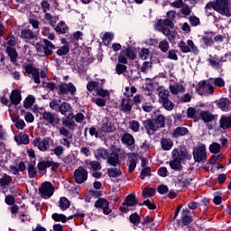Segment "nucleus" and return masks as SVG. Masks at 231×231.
<instances>
[{"label": "nucleus", "instance_id": "nucleus-1", "mask_svg": "<svg viewBox=\"0 0 231 231\" xmlns=\"http://www.w3.org/2000/svg\"><path fill=\"white\" fill-rule=\"evenodd\" d=\"M210 8H213V10L221 14V15L231 17V0L210 1L206 5L205 9L210 10Z\"/></svg>", "mask_w": 231, "mask_h": 231}, {"label": "nucleus", "instance_id": "nucleus-2", "mask_svg": "<svg viewBox=\"0 0 231 231\" xmlns=\"http://www.w3.org/2000/svg\"><path fill=\"white\" fill-rule=\"evenodd\" d=\"M155 30L162 32L170 41H174L178 35L174 31V23L169 19L159 20L155 24Z\"/></svg>", "mask_w": 231, "mask_h": 231}, {"label": "nucleus", "instance_id": "nucleus-3", "mask_svg": "<svg viewBox=\"0 0 231 231\" xmlns=\"http://www.w3.org/2000/svg\"><path fill=\"white\" fill-rule=\"evenodd\" d=\"M35 48L39 57H50L53 55L55 45L48 39H43L42 42L36 43Z\"/></svg>", "mask_w": 231, "mask_h": 231}, {"label": "nucleus", "instance_id": "nucleus-4", "mask_svg": "<svg viewBox=\"0 0 231 231\" xmlns=\"http://www.w3.org/2000/svg\"><path fill=\"white\" fill-rule=\"evenodd\" d=\"M23 69H24V75L25 76L31 75L32 77V79L35 82V84H41V78L46 79V71L42 70L39 73V69L36 68V66L33 65V63H28V64L24 65Z\"/></svg>", "mask_w": 231, "mask_h": 231}, {"label": "nucleus", "instance_id": "nucleus-5", "mask_svg": "<svg viewBox=\"0 0 231 231\" xmlns=\"http://www.w3.org/2000/svg\"><path fill=\"white\" fill-rule=\"evenodd\" d=\"M172 156L173 160L170 162V167L173 171H181L183 169V166H181V162L182 160H185L186 154L183 152V151H178V150H173L172 151Z\"/></svg>", "mask_w": 231, "mask_h": 231}, {"label": "nucleus", "instance_id": "nucleus-6", "mask_svg": "<svg viewBox=\"0 0 231 231\" xmlns=\"http://www.w3.org/2000/svg\"><path fill=\"white\" fill-rule=\"evenodd\" d=\"M39 192L41 198H43V199H50L55 192V188H53V185L51 184V182L45 181L41 185Z\"/></svg>", "mask_w": 231, "mask_h": 231}, {"label": "nucleus", "instance_id": "nucleus-7", "mask_svg": "<svg viewBox=\"0 0 231 231\" xmlns=\"http://www.w3.org/2000/svg\"><path fill=\"white\" fill-rule=\"evenodd\" d=\"M60 136H63V138L60 140V143L61 145H64V147H67V149H69L71 147L73 134H71V132L69 131L68 128L62 126L60 128Z\"/></svg>", "mask_w": 231, "mask_h": 231}, {"label": "nucleus", "instance_id": "nucleus-8", "mask_svg": "<svg viewBox=\"0 0 231 231\" xmlns=\"http://www.w3.org/2000/svg\"><path fill=\"white\" fill-rule=\"evenodd\" d=\"M193 158L198 163H201V162L207 160V149L205 148V145L194 148Z\"/></svg>", "mask_w": 231, "mask_h": 231}, {"label": "nucleus", "instance_id": "nucleus-9", "mask_svg": "<svg viewBox=\"0 0 231 231\" xmlns=\"http://www.w3.org/2000/svg\"><path fill=\"white\" fill-rule=\"evenodd\" d=\"M43 120L50 124L52 127H55V125H58V124L60 123V118H59V116L55 113L45 111L42 114Z\"/></svg>", "mask_w": 231, "mask_h": 231}, {"label": "nucleus", "instance_id": "nucleus-10", "mask_svg": "<svg viewBox=\"0 0 231 231\" xmlns=\"http://www.w3.org/2000/svg\"><path fill=\"white\" fill-rule=\"evenodd\" d=\"M178 46L182 53H190V51H193V53H197L198 51V48L196 47V45H194V42H192V40H188L187 43L181 41L179 42Z\"/></svg>", "mask_w": 231, "mask_h": 231}, {"label": "nucleus", "instance_id": "nucleus-11", "mask_svg": "<svg viewBox=\"0 0 231 231\" xmlns=\"http://www.w3.org/2000/svg\"><path fill=\"white\" fill-rule=\"evenodd\" d=\"M32 144L34 147H37L42 152H45V151L50 149V139L49 138L42 139L41 137H36L32 141Z\"/></svg>", "mask_w": 231, "mask_h": 231}, {"label": "nucleus", "instance_id": "nucleus-12", "mask_svg": "<svg viewBox=\"0 0 231 231\" xmlns=\"http://www.w3.org/2000/svg\"><path fill=\"white\" fill-rule=\"evenodd\" d=\"M60 92L59 95H75L77 93V88L73 83H61L59 87Z\"/></svg>", "mask_w": 231, "mask_h": 231}, {"label": "nucleus", "instance_id": "nucleus-13", "mask_svg": "<svg viewBox=\"0 0 231 231\" xmlns=\"http://www.w3.org/2000/svg\"><path fill=\"white\" fill-rule=\"evenodd\" d=\"M74 180L78 183H84V181L88 180V170L83 167H79L74 171Z\"/></svg>", "mask_w": 231, "mask_h": 231}, {"label": "nucleus", "instance_id": "nucleus-14", "mask_svg": "<svg viewBox=\"0 0 231 231\" xmlns=\"http://www.w3.org/2000/svg\"><path fill=\"white\" fill-rule=\"evenodd\" d=\"M116 131L115 123L111 122L109 118L105 117L101 122V133H115Z\"/></svg>", "mask_w": 231, "mask_h": 231}, {"label": "nucleus", "instance_id": "nucleus-15", "mask_svg": "<svg viewBox=\"0 0 231 231\" xmlns=\"http://www.w3.org/2000/svg\"><path fill=\"white\" fill-rule=\"evenodd\" d=\"M22 39L26 42H35L38 39L37 32H33L30 29H23L21 32Z\"/></svg>", "mask_w": 231, "mask_h": 231}, {"label": "nucleus", "instance_id": "nucleus-16", "mask_svg": "<svg viewBox=\"0 0 231 231\" xmlns=\"http://www.w3.org/2000/svg\"><path fill=\"white\" fill-rule=\"evenodd\" d=\"M95 207L97 208H102L103 214L106 216L111 214V208H109V202L105 199H99L95 202Z\"/></svg>", "mask_w": 231, "mask_h": 231}, {"label": "nucleus", "instance_id": "nucleus-17", "mask_svg": "<svg viewBox=\"0 0 231 231\" xmlns=\"http://www.w3.org/2000/svg\"><path fill=\"white\" fill-rule=\"evenodd\" d=\"M143 124L149 134H154L160 129L153 119H146Z\"/></svg>", "mask_w": 231, "mask_h": 231}, {"label": "nucleus", "instance_id": "nucleus-18", "mask_svg": "<svg viewBox=\"0 0 231 231\" xmlns=\"http://www.w3.org/2000/svg\"><path fill=\"white\" fill-rule=\"evenodd\" d=\"M121 110L123 113H131L133 110V100L129 97H125L121 102Z\"/></svg>", "mask_w": 231, "mask_h": 231}, {"label": "nucleus", "instance_id": "nucleus-19", "mask_svg": "<svg viewBox=\"0 0 231 231\" xmlns=\"http://www.w3.org/2000/svg\"><path fill=\"white\" fill-rule=\"evenodd\" d=\"M106 163L111 165V167H118L120 165V155L116 152H113L110 155L108 154V158H106Z\"/></svg>", "mask_w": 231, "mask_h": 231}, {"label": "nucleus", "instance_id": "nucleus-20", "mask_svg": "<svg viewBox=\"0 0 231 231\" xmlns=\"http://www.w3.org/2000/svg\"><path fill=\"white\" fill-rule=\"evenodd\" d=\"M157 95H158V101L160 102H163V100H167L169 99V97H171V92L168 89H165V88L163 87H159L157 88Z\"/></svg>", "mask_w": 231, "mask_h": 231}, {"label": "nucleus", "instance_id": "nucleus-21", "mask_svg": "<svg viewBox=\"0 0 231 231\" xmlns=\"http://www.w3.org/2000/svg\"><path fill=\"white\" fill-rule=\"evenodd\" d=\"M123 205L124 207H136V205H140V203L138 202V199H136V195L130 194L124 200Z\"/></svg>", "mask_w": 231, "mask_h": 231}, {"label": "nucleus", "instance_id": "nucleus-22", "mask_svg": "<svg viewBox=\"0 0 231 231\" xmlns=\"http://www.w3.org/2000/svg\"><path fill=\"white\" fill-rule=\"evenodd\" d=\"M21 100H23V97H21V90H13L10 95V101L13 106H19L21 104Z\"/></svg>", "mask_w": 231, "mask_h": 231}, {"label": "nucleus", "instance_id": "nucleus-23", "mask_svg": "<svg viewBox=\"0 0 231 231\" xmlns=\"http://www.w3.org/2000/svg\"><path fill=\"white\" fill-rule=\"evenodd\" d=\"M6 53L11 60V62H13V64H16L17 63V59L19 58V54L17 53V50H15V48L11 47V46H7L6 47Z\"/></svg>", "mask_w": 231, "mask_h": 231}, {"label": "nucleus", "instance_id": "nucleus-24", "mask_svg": "<svg viewBox=\"0 0 231 231\" xmlns=\"http://www.w3.org/2000/svg\"><path fill=\"white\" fill-rule=\"evenodd\" d=\"M138 160V155L136 153H129L128 155V171L133 172L136 169V161Z\"/></svg>", "mask_w": 231, "mask_h": 231}, {"label": "nucleus", "instance_id": "nucleus-25", "mask_svg": "<svg viewBox=\"0 0 231 231\" xmlns=\"http://www.w3.org/2000/svg\"><path fill=\"white\" fill-rule=\"evenodd\" d=\"M185 87L180 83H175L173 85H170V91L171 95H180L185 92Z\"/></svg>", "mask_w": 231, "mask_h": 231}, {"label": "nucleus", "instance_id": "nucleus-26", "mask_svg": "<svg viewBox=\"0 0 231 231\" xmlns=\"http://www.w3.org/2000/svg\"><path fill=\"white\" fill-rule=\"evenodd\" d=\"M94 156L96 160H107L109 158V152L106 149L99 148L95 152Z\"/></svg>", "mask_w": 231, "mask_h": 231}, {"label": "nucleus", "instance_id": "nucleus-27", "mask_svg": "<svg viewBox=\"0 0 231 231\" xmlns=\"http://www.w3.org/2000/svg\"><path fill=\"white\" fill-rule=\"evenodd\" d=\"M200 116H201L203 122H205L206 124H208V122H212L214 120H217V116L213 115L212 113H210L208 111L200 112Z\"/></svg>", "mask_w": 231, "mask_h": 231}, {"label": "nucleus", "instance_id": "nucleus-28", "mask_svg": "<svg viewBox=\"0 0 231 231\" xmlns=\"http://www.w3.org/2000/svg\"><path fill=\"white\" fill-rule=\"evenodd\" d=\"M220 129H230L231 127V115L226 116H222L220 120Z\"/></svg>", "mask_w": 231, "mask_h": 231}, {"label": "nucleus", "instance_id": "nucleus-29", "mask_svg": "<svg viewBox=\"0 0 231 231\" xmlns=\"http://www.w3.org/2000/svg\"><path fill=\"white\" fill-rule=\"evenodd\" d=\"M15 142H17L18 145H21L23 143V145H28L30 143V136L25 134H20L17 136H15Z\"/></svg>", "mask_w": 231, "mask_h": 231}, {"label": "nucleus", "instance_id": "nucleus-30", "mask_svg": "<svg viewBox=\"0 0 231 231\" xmlns=\"http://www.w3.org/2000/svg\"><path fill=\"white\" fill-rule=\"evenodd\" d=\"M121 142L125 143V145H134V137L131 134L126 133L121 137Z\"/></svg>", "mask_w": 231, "mask_h": 231}, {"label": "nucleus", "instance_id": "nucleus-31", "mask_svg": "<svg viewBox=\"0 0 231 231\" xmlns=\"http://www.w3.org/2000/svg\"><path fill=\"white\" fill-rule=\"evenodd\" d=\"M161 145L163 151H171V149H172V145H174V143L171 140V138H162L161 140Z\"/></svg>", "mask_w": 231, "mask_h": 231}, {"label": "nucleus", "instance_id": "nucleus-32", "mask_svg": "<svg viewBox=\"0 0 231 231\" xmlns=\"http://www.w3.org/2000/svg\"><path fill=\"white\" fill-rule=\"evenodd\" d=\"M106 174L109 178H120L122 176V171L119 168H108Z\"/></svg>", "mask_w": 231, "mask_h": 231}, {"label": "nucleus", "instance_id": "nucleus-33", "mask_svg": "<svg viewBox=\"0 0 231 231\" xmlns=\"http://www.w3.org/2000/svg\"><path fill=\"white\" fill-rule=\"evenodd\" d=\"M189 133V130L185 127H177L172 133L173 138H180V136H185Z\"/></svg>", "mask_w": 231, "mask_h": 231}, {"label": "nucleus", "instance_id": "nucleus-34", "mask_svg": "<svg viewBox=\"0 0 231 231\" xmlns=\"http://www.w3.org/2000/svg\"><path fill=\"white\" fill-rule=\"evenodd\" d=\"M58 111L66 116H68V113L71 111V105H69L68 102H63L61 105H60Z\"/></svg>", "mask_w": 231, "mask_h": 231}, {"label": "nucleus", "instance_id": "nucleus-35", "mask_svg": "<svg viewBox=\"0 0 231 231\" xmlns=\"http://www.w3.org/2000/svg\"><path fill=\"white\" fill-rule=\"evenodd\" d=\"M86 165H90L92 171H102V164L98 161H85Z\"/></svg>", "mask_w": 231, "mask_h": 231}, {"label": "nucleus", "instance_id": "nucleus-36", "mask_svg": "<svg viewBox=\"0 0 231 231\" xmlns=\"http://www.w3.org/2000/svg\"><path fill=\"white\" fill-rule=\"evenodd\" d=\"M12 122H14L17 129L23 130V128L26 127V123L19 116L12 117Z\"/></svg>", "mask_w": 231, "mask_h": 231}, {"label": "nucleus", "instance_id": "nucleus-37", "mask_svg": "<svg viewBox=\"0 0 231 231\" xmlns=\"http://www.w3.org/2000/svg\"><path fill=\"white\" fill-rule=\"evenodd\" d=\"M189 212L190 211L187 208L182 210V224H184L185 226L192 223V217L189 216Z\"/></svg>", "mask_w": 231, "mask_h": 231}, {"label": "nucleus", "instance_id": "nucleus-38", "mask_svg": "<svg viewBox=\"0 0 231 231\" xmlns=\"http://www.w3.org/2000/svg\"><path fill=\"white\" fill-rule=\"evenodd\" d=\"M71 203L66 197H61L59 201V207L60 210H68Z\"/></svg>", "mask_w": 231, "mask_h": 231}, {"label": "nucleus", "instance_id": "nucleus-39", "mask_svg": "<svg viewBox=\"0 0 231 231\" xmlns=\"http://www.w3.org/2000/svg\"><path fill=\"white\" fill-rule=\"evenodd\" d=\"M153 121L159 129L165 127V116H163V115H158L155 118H153Z\"/></svg>", "mask_w": 231, "mask_h": 231}, {"label": "nucleus", "instance_id": "nucleus-40", "mask_svg": "<svg viewBox=\"0 0 231 231\" xmlns=\"http://www.w3.org/2000/svg\"><path fill=\"white\" fill-rule=\"evenodd\" d=\"M159 104H161L166 111H172V109H174V104L169 98L159 102Z\"/></svg>", "mask_w": 231, "mask_h": 231}, {"label": "nucleus", "instance_id": "nucleus-41", "mask_svg": "<svg viewBox=\"0 0 231 231\" xmlns=\"http://www.w3.org/2000/svg\"><path fill=\"white\" fill-rule=\"evenodd\" d=\"M217 106L222 111H226V109L230 107V100L227 98H221L219 99Z\"/></svg>", "mask_w": 231, "mask_h": 231}, {"label": "nucleus", "instance_id": "nucleus-42", "mask_svg": "<svg viewBox=\"0 0 231 231\" xmlns=\"http://www.w3.org/2000/svg\"><path fill=\"white\" fill-rule=\"evenodd\" d=\"M27 171H28L29 178H35V176L37 175V169L35 168V162L29 163Z\"/></svg>", "mask_w": 231, "mask_h": 231}, {"label": "nucleus", "instance_id": "nucleus-43", "mask_svg": "<svg viewBox=\"0 0 231 231\" xmlns=\"http://www.w3.org/2000/svg\"><path fill=\"white\" fill-rule=\"evenodd\" d=\"M33 104H35V97L33 96H28L23 102V107L30 109Z\"/></svg>", "mask_w": 231, "mask_h": 231}, {"label": "nucleus", "instance_id": "nucleus-44", "mask_svg": "<svg viewBox=\"0 0 231 231\" xmlns=\"http://www.w3.org/2000/svg\"><path fill=\"white\" fill-rule=\"evenodd\" d=\"M62 125L67 127V129H69L70 131H73L75 129L77 124L72 119H64L62 121Z\"/></svg>", "mask_w": 231, "mask_h": 231}, {"label": "nucleus", "instance_id": "nucleus-45", "mask_svg": "<svg viewBox=\"0 0 231 231\" xmlns=\"http://www.w3.org/2000/svg\"><path fill=\"white\" fill-rule=\"evenodd\" d=\"M221 152V144L217 143H213L209 145V152H212L213 154H219Z\"/></svg>", "mask_w": 231, "mask_h": 231}, {"label": "nucleus", "instance_id": "nucleus-46", "mask_svg": "<svg viewBox=\"0 0 231 231\" xmlns=\"http://www.w3.org/2000/svg\"><path fill=\"white\" fill-rule=\"evenodd\" d=\"M67 53H69V47L68 45H63L61 48L58 49L56 54L59 57H63Z\"/></svg>", "mask_w": 231, "mask_h": 231}, {"label": "nucleus", "instance_id": "nucleus-47", "mask_svg": "<svg viewBox=\"0 0 231 231\" xmlns=\"http://www.w3.org/2000/svg\"><path fill=\"white\" fill-rule=\"evenodd\" d=\"M139 57L143 60H147V59L151 57V51H149V49H142L139 52Z\"/></svg>", "mask_w": 231, "mask_h": 231}, {"label": "nucleus", "instance_id": "nucleus-48", "mask_svg": "<svg viewBox=\"0 0 231 231\" xmlns=\"http://www.w3.org/2000/svg\"><path fill=\"white\" fill-rule=\"evenodd\" d=\"M129 127L134 131V133H138V131H140V122L136 120H132L129 123Z\"/></svg>", "mask_w": 231, "mask_h": 231}, {"label": "nucleus", "instance_id": "nucleus-49", "mask_svg": "<svg viewBox=\"0 0 231 231\" xmlns=\"http://www.w3.org/2000/svg\"><path fill=\"white\" fill-rule=\"evenodd\" d=\"M179 183H180L181 187H189L190 185V181L192 179H185L181 175L178 176Z\"/></svg>", "mask_w": 231, "mask_h": 231}, {"label": "nucleus", "instance_id": "nucleus-50", "mask_svg": "<svg viewBox=\"0 0 231 231\" xmlns=\"http://www.w3.org/2000/svg\"><path fill=\"white\" fill-rule=\"evenodd\" d=\"M51 217L54 221H61V223H66V216H64L63 214L53 213Z\"/></svg>", "mask_w": 231, "mask_h": 231}, {"label": "nucleus", "instance_id": "nucleus-51", "mask_svg": "<svg viewBox=\"0 0 231 231\" xmlns=\"http://www.w3.org/2000/svg\"><path fill=\"white\" fill-rule=\"evenodd\" d=\"M159 48L162 51H163V53H166V51H169V42H167V40L160 42Z\"/></svg>", "mask_w": 231, "mask_h": 231}, {"label": "nucleus", "instance_id": "nucleus-52", "mask_svg": "<svg viewBox=\"0 0 231 231\" xmlns=\"http://www.w3.org/2000/svg\"><path fill=\"white\" fill-rule=\"evenodd\" d=\"M142 107L143 111H144L145 113H151L152 109H154V106H152V104H151V102L143 103Z\"/></svg>", "mask_w": 231, "mask_h": 231}, {"label": "nucleus", "instance_id": "nucleus-53", "mask_svg": "<svg viewBox=\"0 0 231 231\" xmlns=\"http://www.w3.org/2000/svg\"><path fill=\"white\" fill-rule=\"evenodd\" d=\"M50 168L49 161H42L37 164L38 171H46Z\"/></svg>", "mask_w": 231, "mask_h": 231}, {"label": "nucleus", "instance_id": "nucleus-54", "mask_svg": "<svg viewBox=\"0 0 231 231\" xmlns=\"http://www.w3.org/2000/svg\"><path fill=\"white\" fill-rule=\"evenodd\" d=\"M155 192H156V189H154L153 188H150V189H144L142 194L144 198H151Z\"/></svg>", "mask_w": 231, "mask_h": 231}, {"label": "nucleus", "instance_id": "nucleus-55", "mask_svg": "<svg viewBox=\"0 0 231 231\" xmlns=\"http://www.w3.org/2000/svg\"><path fill=\"white\" fill-rule=\"evenodd\" d=\"M128 59L131 60H134L136 59V55H134V51L132 49H125V51H123Z\"/></svg>", "mask_w": 231, "mask_h": 231}, {"label": "nucleus", "instance_id": "nucleus-56", "mask_svg": "<svg viewBox=\"0 0 231 231\" xmlns=\"http://www.w3.org/2000/svg\"><path fill=\"white\" fill-rule=\"evenodd\" d=\"M116 71L117 75H122V73H125V71H127V66L118 63L116 67Z\"/></svg>", "mask_w": 231, "mask_h": 231}, {"label": "nucleus", "instance_id": "nucleus-57", "mask_svg": "<svg viewBox=\"0 0 231 231\" xmlns=\"http://www.w3.org/2000/svg\"><path fill=\"white\" fill-rule=\"evenodd\" d=\"M209 63L213 68H219L221 66V62L217 56H214L212 59H209Z\"/></svg>", "mask_w": 231, "mask_h": 231}, {"label": "nucleus", "instance_id": "nucleus-58", "mask_svg": "<svg viewBox=\"0 0 231 231\" xmlns=\"http://www.w3.org/2000/svg\"><path fill=\"white\" fill-rule=\"evenodd\" d=\"M41 7L42 8L43 14H46V12L51 8V5L48 0H42L41 3Z\"/></svg>", "mask_w": 231, "mask_h": 231}, {"label": "nucleus", "instance_id": "nucleus-59", "mask_svg": "<svg viewBox=\"0 0 231 231\" xmlns=\"http://www.w3.org/2000/svg\"><path fill=\"white\" fill-rule=\"evenodd\" d=\"M187 116L189 118H194L195 122L197 120L196 116V108L194 107H189L187 110Z\"/></svg>", "mask_w": 231, "mask_h": 231}, {"label": "nucleus", "instance_id": "nucleus-60", "mask_svg": "<svg viewBox=\"0 0 231 231\" xmlns=\"http://www.w3.org/2000/svg\"><path fill=\"white\" fill-rule=\"evenodd\" d=\"M213 82L217 88H224L225 86V79H223V78L213 79Z\"/></svg>", "mask_w": 231, "mask_h": 231}, {"label": "nucleus", "instance_id": "nucleus-61", "mask_svg": "<svg viewBox=\"0 0 231 231\" xmlns=\"http://www.w3.org/2000/svg\"><path fill=\"white\" fill-rule=\"evenodd\" d=\"M98 84L99 83L97 81L88 82L87 85L88 91H93V90L97 89V88H98Z\"/></svg>", "mask_w": 231, "mask_h": 231}, {"label": "nucleus", "instance_id": "nucleus-62", "mask_svg": "<svg viewBox=\"0 0 231 231\" xmlns=\"http://www.w3.org/2000/svg\"><path fill=\"white\" fill-rule=\"evenodd\" d=\"M146 176H151V168L149 167L143 169V171H141L140 178L141 180H145Z\"/></svg>", "mask_w": 231, "mask_h": 231}, {"label": "nucleus", "instance_id": "nucleus-63", "mask_svg": "<svg viewBox=\"0 0 231 231\" xmlns=\"http://www.w3.org/2000/svg\"><path fill=\"white\" fill-rule=\"evenodd\" d=\"M53 152H54L55 156H62V154H64V147H62L60 145L56 146L53 149Z\"/></svg>", "mask_w": 231, "mask_h": 231}, {"label": "nucleus", "instance_id": "nucleus-64", "mask_svg": "<svg viewBox=\"0 0 231 231\" xmlns=\"http://www.w3.org/2000/svg\"><path fill=\"white\" fill-rule=\"evenodd\" d=\"M10 185V177L8 175L0 179V187H6Z\"/></svg>", "mask_w": 231, "mask_h": 231}]
</instances>
